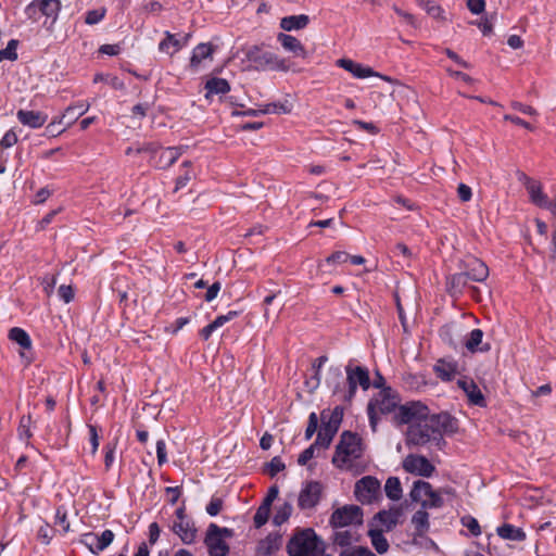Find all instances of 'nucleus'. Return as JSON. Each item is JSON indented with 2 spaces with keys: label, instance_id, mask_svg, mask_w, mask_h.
<instances>
[{
  "label": "nucleus",
  "instance_id": "nucleus-1",
  "mask_svg": "<svg viewBox=\"0 0 556 556\" xmlns=\"http://www.w3.org/2000/svg\"><path fill=\"white\" fill-rule=\"evenodd\" d=\"M458 429V419L447 412L429 414L425 420L408 427L406 443L415 446H424L431 443L439 450H443L446 445L443 435H453Z\"/></svg>",
  "mask_w": 556,
  "mask_h": 556
},
{
  "label": "nucleus",
  "instance_id": "nucleus-2",
  "mask_svg": "<svg viewBox=\"0 0 556 556\" xmlns=\"http://www.w3.org/2000/svg\"><path fill=\"white\" fill-rule=\"evenodd\" d=\"M286 548L289 556H321L326 546L314 529L305 528L292 534Z\"/></svg>",
  "mask_w": 556,
  "mask_h": 556
},
{
  "label": "nucleus",
  "instance_id": "nucleus-3",
  "mask_svg": "<svg viewBox=\"0 0 556 556\" xmlns=\"http://www.w3.org/2000/svg\"><path fill=\"white\" fill-rule=\"evenodd\" d=\"M362 454L361 438L356 433L344 431L336 446L332 464L338 468H343L352 460L361 458Z\"/></svg>",
  "mask_w": 556,
  "mask_h": 556
},
{
  "label": "nucleus",
  "instance_id": "nucleus-4",
  "mask_svg": "<svg viewBox=\"0 0 556 556\" xmlns=\"http://www.w3.org/2000/svg\"><path fill=\"white\" fill-rule=\"evenodd\" d=\"M343 412L344 408L342 406H336L331 413H328L327 410L321 412V427L315 440L319 447H329L342 421Z\"/></svg>",
  "mask_w": 556,
  "mask_h": 556
},
{
  "label": "nucleus",
  "instance_id": "nucleus-5",
  "mask_svg": "<svg viewBox=\"0 0 556 556\" xmlns=\"http://www.w3.org/2000/svg\"><path fill=\"white\" fill-rule=\"evenodd\" d=\"M345 374L344 403L351 404L356 395L357 387L366 391L370 388L371 381L368 369L363 366L349 364L345 366Z\"/></svg>",
  "mask_w": 556,
  "mask_h": 556
},
{
  "label": "nucleus",
  "instance_id": "nucleus-6",
  "mask_svg": "<svg viewBox=\"0 0 556 556\" xmlns=\"http://www.w3.org/2000/svg\"><path fill=\"white\" fill-rule=\"evenodd\" d=\"M248 60L254 64L257 71H282L287 72L289 66L283 59H280L277 54L263 50L258 47H252L247 53Z\"/></svg>",
  "mask_w": 556,
  "mask_h": 556
},
{
  "label": "nucleus",
  "instance_id": "nucleus-7",
  "mask_svg": "<svg viewBox=\"0 0 556 556\" xmlns=\"http://www.w3.org/2000/svg\"><path fill=\"white\" fill-rule=\"evenodd\" d=\"M430 414L429 407L420 401H409L400 405L394 415L399 425H416Z\"/></svg>",
  "mask_w": 556,
  "mask_h": 556
},
{
  "label": "nucleus",
  "instance_id": "nucleus-8",
  "mask_svg": "<svg viewBox=\"0 0 556 556\" xmlns=\"http://www.w3.org/2000/svg\"><path fill=\"white\" fill-rule=\"evenodd\" d=\"M363 521L364 514L359 506L344 505L331 514L329 523L333 529H341L351 526H362Z\"/></svg>",
  "mask_w": 556,
  "mask_h": 556
},
{
  "label": "nucleus",
  "instance_id": "nucleus-9",
  "mask_svg": "<svg viewBox=\"0 0 556 556\" xmlns=\"http://www.w3.org/2000/svg\"><path fill=\"white\" fill-rule=\"evenodd\" d=\"M354 495L362 504H371L381 497L380 481L372 476H365L355 483Z\"/></svg>",
  "mask_w": 556,
  "mask_h": 556
},
{
  "label": "nucleus",
  "instance_id": "nucleus-10",
  "mask_svg": "<svg viewBox=\"0 0 556 556\" xmlns=\"http://www.w3.org/2000/svg\"><path fill=\"white\" fill-rule=\"evenodd\" d=\"M399 405V396L397 393L392 390V388H382L378 392V394L371 399L368 403V406H372V408L379 414L386 415L395 410Z\"/></svg>",
  "mask_w": 556,
  "mask_h": 556
},
{
  "label": "nucleus",
  "instance_id": "nucleus-11",
  "mask_svg": "<svg viewBox=\"0 0 556 556\" xmlns=\"http://www.w3.org/2000/svg\"><path fill=\"white\" fill-rule=\"evenodd\" d=\"M324 486L318 481L306 482L299 494V508L302 510H306L316 507L321 498Z\"/></svg>",
  "mask_w": 556,
  "mask_h": 556
},
{
  "label": "nucleus",
  "instance_id": "nucleus-12",
  "mask_svg": "<svg viewBox=\"0 0 556 556\" xmlns=\"http://www.w3.org/2000/svg\"><path fill=\"white\" fill-rule=\"evenodd\" d=\"M403 468L409 473L429 478L435 470V467L428 458L421 455H407L403 460Z\"/></svg>",
  "mask_w": 556,
  "mask_h": 556
},
{
  "label": "nucleus",
  "instance_id": "nucleus-13",
  "mask_svg": "<svg viewBox=\"0 0 556 556\" xmlns=\"http://www.w3.org/2000/svg\"><path fill=\"white\" fill-rule=\"evenodd\" d=\"M114 533L111 530H104L100 535L89 532L83 534L80 542L88 547V549L98 555L104 551L114 540Z\"/></svg>",
  "mask_w": 556,
  "mask_h": 556
},
{
  "label": "nucleus",
  "instance_id": "nucleus-14",
  "mask_svg": "<svg viewBox=\"0 0 556 556\" xmlns=\"http://www.w3.org/2000/svg\"><path fill=\"white\" fill-rule=\"evenodd\" d=\"M218 526L211 523L206 530L204 543L207 546L210 556H227L229 546L220 536L216 535Z\"/></svg>",
  "mask_w": 556,
  "mask_h": 556
},
{
  "label": "nucleus",
  "instance_id": "nucleus-15",
  "mask_svg": "<svg viewBox=\"0 0 556 556\" xmlns=\"http://www.w3.org/2000/svg\"><path fill=\"white\" fill-rule=\"evenodd\" d=\"M325 383L331 390L333 396L344 402V390H346V386L345 377L340 366H330L328 368Z\"/></svg>",
  "mask_w": 556,
  "mask_h": 556
},
{
  "label": "nucleus",
  "instance_id": "nucleus-16",
  "mask_svg": "<svg viewBox=\"0 0 556 556\" xmlns=\"http://www.w3.org/2000/svg\"><path fill=\"white\" fill-rule=\"evenodd\" d=\"M404 514L403 506H393L390 509L380 510L378 511L374 518V522H379L383 527V531H392L399 523L400 519L402 518Z\"/></svg>",
  "mask_w": 556,
  "mask_h": 556
},
{
  "label": "nucleus",
  "instance_id": "nucleus-17",
  "mask_svg": "<svg viewBox=\"0 0 556 556\" xmlns=\"http://www.w3.org/2000/svg\"><path fill=\"white\" fill-rule=\"evenodd\" d=\"M463 271L470 281L482 282L489 276L488 266L479 258L470 257L464 262Z\"/></svg>",
  "mask_w": 556,
  "mask_h": 556
},
{
  "label": "nucleus",
  "instance_id": "nucleus-18",
  "mask_svg": "<svg viewBox=\"0 0 556 556\" xmlns=\"http://www.w3.org/2000/svg\"><path fill=\"white\" fill-rule=\"evenodd\" d=\"M457 386L466 393L470 404L479 407L486 406V402L481 390L472 379L466 377L460 378L457 380Z\"/></svg>",
  "mask_w": 556,
  "mask_h": 556
},
{
  "label": "nucleus",
  "instance_id": "nucleus-19",
  "mask_svg": "<svg viewBox=\"0 0 556 556\" xmlns=\"http://www.w3.org/2000/svg\"><path fill=\"white\" fill-rule=\"evenodd\" d=\"M523 178L526 179V189L530 195L531 202L539 207L549 210L552 207V201H549L548 197L542 191L541 184L526 175H523Z\"/></svg>",
  "mask_w": 556,
  "mask_h": 556
},
{
  "label": "nucleus",
  "instance_id": "nucleus-20",
  "mask_svg": "<svg viewBox=\"0 0 556 556\" xmlns=\"http://www.w3.org/2000/svg\"><path fill=\"white\" fill-rule=\"evenodd\" d=\"M39 10L47 17H52L53 21L56 20L58 14L61 10V1L60 0H34L26 8V13L30 16L36 10Z\"/></svg>",
  "mask_w": 556,
  "mask_h": 556
},
{
  "label": "nucleus",
  "instance_id": "nucleus-21",
  "mask_svg": "<svg viewBox=\"0 0 556 556\" xmlns=\"http://www.w3.org/2000/svg\"><path fill=\"white\" fill-rule=\"evenodd\" d=\"M282 536L279 533H269L257 544L256 553L258 556H271L280 549Z\"/></svg>",
  "mask_w": 556,
  "mask_h": 556
},
{
  "label": "nucleus",
  "instance_id": "nucleus-22",
  "mask_svg": "<svg viewBox=\"0 0 556 556\" xmlns=\"http://www.w3.org/2000/svg\"><path fill=\"white\" fill-rule=\"evenodd\" d=\"M18 122L30 128H40L48 119V115L39 111L18 110L16 113Z\"/></svg>",
  "mask_w": 556,
  "mask_h": 556
},
{
  "label": "nucleus",
  "instance_id": "nucleus-23",
  "mask_svg": "<svg viewBox=\"0 0 556 556\" xmlns=\"http://www.w3.org/2000/svg\"><path fill=\"white\" fill-rule=\"evenodd\" d=\"M337 65L345 71L352 73L356 78H367L371 76H378L371 67L363 66L359 63L354 62L350 59H339Z\"/></svg>",
  "mask_w": 556,
  "mask_h": 556
},
{
  "label": "nucleus",
  "instance_id": "nucleus-24",
  "mask_svg": "<svg viewBox=\"0 0 556 556\" xmlns=\"http://www.w3.org/2000/svg\"><path fill=\"white\" fill-rule=\"evenodd\" d=\"M469 281L468 276L463 270L453 274L446 278V291L451 296L458 298L468 287Z\"/></svg>",
  "mask_w": 556,
  "mask_h": 556
},
{
  "label": "nucleus",
  "instance_id": "nucleus-25",
  "mask_svg": "<svg viewBox=\"0 0 556 556\" xmlns=\"http://www.w3.org/2000/svg\"><path fill=\"white\" fill-rule=\"evenodd\" d=\"M277 39L281 43L283 49H286L287 51L292 52L296 56H302V58L306 56V54H307L306 50L298 38H295L291 35L280 33L278 35Z\"/></svg>",
  "mask_w": 556,
  "mask_h": 556
},
{
  "label": "nucleus",
  "instance_id": "nucleus-26",
  "mask_svg": "<svg viewBox=\"0 0 556 556\" xmlns=\"http://www.w3.org/2000/svg\"><path fill=\"white\" fill-rule=\"evenodd\" d=\"M181 154V147H169L164 150L161 149L160 156L156 161V166L163 169L168 168L179 159Z\"/></svg>",
  "mask_w": 556,
  "mask_h": 556
},
{
  "label": "nucleus",
  "instance_id": "nucleus-27",
  "mask_svg": "<svg viewBox=\"0 0 556 556\" xmlns=\"http://www.w3.org/2000/svg\"><path fill=\"white\" fill-rule=\"evenodd\" d=\"M433 369L437 377L442 381H451L457 374V364L451 361L439 359Z\"/></svg>",
  "mask_w": 556,
  "mask_h": 556
},
{
  "label": "nucleus",
  "instance_id": "nucleus-28",
  "mask_svg": "<svg viewBox=\"0 0 556 556\" xmlns=\"http://www.w3.org/2000/svg\"><path fill=\"white\" fill-rule=\"evenodd\" d=\"M205 99L214 94H226L230 91L229 83L224 78L213 77L205 83Z\"/></svg>",
  "mask_w": 556,
  "mask_h": 556
},
{
  "label": "nucleus",
  "instance_id": "nucleus-29",
  "mask_svg": "<svg viewBox=\"0 0 556 556\" xmlns=\"http://www.w3.org/2000/svg\"><path fill=\"white\" fill-rule=\"evenodd\" d=\"M416 536H424L430 528L429 514L425 508L417 510L412 517Z\"/></svg>",
  "mask_w": 556,
  "mask_h": 556
},
{
  "label": "nucleus",
  "instance_id": "nucleus-30",
  "mask_svg": "<svg viewBox=\"0 0 556 556\" xmlns=\"http://www.w3.org/2000/svg\"><path fill=\"white\" fill-rule=\"evenodd\" d=\"M309 23V17L306 14L285 16L280 21V27L287 31L303 29Z\"/></svg>",
  "mask_w": 556,
  "mask_h": 556
},
{
  "label": "nucleus",
  "instance_id": "nucleus-31",
  "mask_svg": "<svg viewBox=\"0 0 556 556\" xmlns=\"http://www.w3.org/2000/svg\"><path fill=\"white\" fill-rule=\"evenodd\" d=\"M89 109V104L77 103L75 105H70L64 111L63 115L59 117V123H66V126H71L73 123L77 121L78 117L84 115Z\"/></svg>",
  "mask_w": 556,
  "mask_h": 556
},
{
  "label": "nucleus",
  "instance_id": "nucleus-32",
  "mask_svg": "<svg viewBox=\"0 0 556 556\" xmlns=\"http://www.w3.org/2000/svg\"><path fill=\"white\" fill-rule=\"evenodd\" d=\"M497 535L503 540L521 542L526 540V533L521 528L510 523H504L496 529Z\"/></svg>",
  "mask_w": 556,
  "mask_h": 556
},
{
  "label": "nucleus",
  "instance_id": "nucleus-33",
  "mask_svg": "<svg viewBox=\"0 0 556 556\" xmlns=\"http://www.w3.org/2000/svg\"><path fill=\"white\" fill-rule=\"evenodd\" d=\"M367 535L369 536L371 545L374 546L378 554L382 555L389 551L390 545L388 540L383 535L382 529L370 528L368 530Z\"/></svg>",
  "mask_w": 556,
  "mask_h": 556
},
{
  "label": "nucleus",
  "instance_id": "nucleus-34",
  "mask_svg": "<svg viewBox=\"0 0 556 556\" xmlns=\"http://www.w3.org/2000/svg\"><path fill=\"white\" fill-rule=\"evenodd\" d=\"M213 52L214 48L211 43H199L192 51L190 66L198 68L203 60L212 58Z\"/></svg>",
  "mask_w": 556,
  "mask_h": 556
},
{
  "label": "nucleus",
  "instance_id": "nucleus-35",
  "mask_svg": "<svg viewBox=\"0 0 556 556\" xmlns=\"http://www.w3.org/2000/svg\"><path fill=\"white\" fill-rule=\"evenodd\" d=\"M482 338H483V331L481 329L471 330L465 340L466 349L472 353H475L477 351L488 352L490 350L489 344L479 346L482 343Z\"/></svg>",
  "mask_w": 556,
  "mask_h": 556
},
{
  "label": "nucleus",
  "instance_id": "nucleus-36",
  "mask_svg": "<svg viewBox=\"0 0 556 556\" xmlns=\"http://www.w3.org/2000/svg\"><path fill=\"white\" fill-rule=\"evenodd\" d=\"M173 531L181 539L185 544H190L195 539V529L185 520L175 522L173 526Z\"/></svg>",
  "mask_w": 556,
  "mask_h": 556
},
{
  "label": "nucleus",
  "instance_id": "nucleus-37",
  "mask_svg": "<svg viewBox=\"0 0 556 556\" xmlns=\"http://www.w3.org/2000/svg\"><path fill=\"white\" fill-rule=\"evenodd\" d=\"M333 545L340 546L343 549L352 547L353 542H358V535H354L350 530H339L332 534Z\"/></svg>",
  "mask_w": 556,
  "mask_h": 556
},
{
  "label": "nucleus",
  "instance_id": "nucleus-38",
  "mask_svg": "<svg viewBox=\"0 0 556 556\" xmlns=\"http://www.w3.org/2000/svg\"><path fill=\"white\" fill-rule=\"evenodd\" d=\"M431 492V484L424 480H417L414 482L413 488L409 492V497L413 502L420 503L425 501L428 493Z\"/></svg>",
  "mask_w": 556,
  "mask_h": 556
},
{
  "label": "nucleus",
  "instance_id": "nucleus-39",
  "mask_svg": "<svg viewBox=\"0 0 556 556\" xmlns=\"http://www.w3.org/2000/svg\"><path fill=\"white\" fill-rule=\"evenodd\" d=\"M384 492L389 500L399 501L403 495L402 484L397 477H389L384 484Z\"/></svg>",
  "mask_w": 556,
  "mask_h": 556
},
{
  "label": "nucleus",
  "instance_id": "nucleus-40",
  "mask_svg": "<svg viewBox=\"0 0 556 556\" xmlns=\"http://www.w3.org/2000/svg\"><path fill=\"white\" fill-rule=\"evenodd\" d=\"M182 43L169 31H165V38L160 42L159 50L167 54H174L179 51Z\"/></svg>",
  "mask_w": 556,
  "mask_h": 556
},
{
  "label": "nucleus",
  "instance_id": "nucleus-41",
  "mask_svg": "<svg viewBox=\"0 0 556 556\" xmlns=\"http://www.w3.org/2000/svg\"><path fill=\"white\" fill-rule=\"evenodd\" d=\"M9 339L15 343H17L23 349L31 348V340L29 334L22 328L14 327L9 331Z\"/></svg>",
  "mask_w": 556,
  "mask_h": 556
},
{
  "label": "nucleus",
  "instance_id": "nucleus-42",
  "mask_svg": "<svg viewBox=\"0 0 556 556\" xmlns=\"http://www.w3.org/2000/svg\"><path fill=\"white\" fill-rule=\"evenodd\" d=\"M441 492H444L446 494H450V490H443V491H434L431 486V492L428 493L427 500L421 501V507L426 510L428 508H440L443 506L444 501L441 496Z\"/></svg>",
  "mask_w": 556,
  "mask_h": 556
},
{
  "label": "nucleus",
  "instance_id": "nucleus-43",
  "mask_svg": "<svg viewBox=\"0 0 556 556\" xmlns=\"http://www.w3.org/2000/svg\"><path fill=\"white\" fill-rule=\"evenodd\" d=\"M290 111L291 105L288 101L268 103L260 110L261 114H288Z\"/></svg>",
  "mask_w": 556,
  "mask_h": 556
},
{
  "label": "nucleus",
  "instance_id": "nucleus-44",
  "mask_svg": "<svg viewBox=\"0 0 556 556\" xmlns=\"http://www.w3.org/2000/svg\"><path fill=\"white\" fill-rule=\"evenodd\" d=\"M327 359L328 358L326 355H321L318 358H316L315 362L313 363V368L315 370V374L311 378V380L306 382L308 386H311L312 390H315L320 384V369L324 366V364L327 362Z\"/></svg>",
  "mask_w": 556,
  "mask_h": 556
},
{
  "label": "nucleus",
  "instance_id": "nucleus-45",
  "mask_svg": "<svg viewBox=\"0 0 556 556\" xmlns=\"http://www.w3.org/2000/svg\"><path fill=\"white\" fill-rule=\"evenodd\" d=\"M292 505L290 503H283L276 511L274 518H273V522L276 525V526H280L282 523H285L291 516L292 514Z\"/></svg>",
  "mask_w": 556,
  "mask_h": 556
},
{
  "label": "nucleus",
  "instance_id": "nucleus-46",
  "mask_svg": "<svg viewBox=\"0 0 556 556\" xmlns=\"http://www.w3.org/2000/svg\"><path fill=\"white\" fill-rule=\"evenodd\" d=\"M31 417L30 415H24L20 419L17 428V434L21 440L28 441L33 433L30 431Z\"/></svg>",
  "mask_w": 556,
  "mask_h": 556
},
{
  "label": "nucleus",
  "instance_id": "nucleus-47",
  "mask_svg": "<svg viewBox=\"0 0 556 556\" xmlns=\"http://www.w3.org/2000/svg\"><path fill=\"white\" fill-rule=\"evenodd\" d=\"M17 45H18V41L16 39H11L7 45V48L0 50V62H2L4 60H9V61L17 60V52H16Z\"/></svg>",
  "mask_w": 556,
  "mask_h": 556
},
{
  "label": "nucleus",
  "instance_id": "nucleus-48",
  "mask_svg": "<svg viewBox=\"0 0 556 556\" xmlns=\"http://www.w3.org/2000/svg\"><path fill=\"white\" fill-rule=\"evenodd\" d=\"M496 18V13L488 14L475 24L479 27L484 36H490L493 31V24Z\"/></svg>",
  "mask_w": 556,
  "mask_h": 556
},
{
  "label": "nucleus",
  "instance_id": "nucleus-49",
  "mask_svg": "<svg viewBox=\"0 0 556 556\" xmlns=\"http://www.w3.org/2000/svg\"><path fill=\"white\" fill-rule=\"evenodd\" d=\"M105 14L106 9L103 7L94 10H89L85 15V23L87 25H96L105 17Z\"/></svg>",
  "mask_w": 556,
  "mask_h": 556
},
{
  "label": "nucleus",
  "instance_id": "nucleus-50",
  "mask_svg": "<svg viewBox=\"0 0 556 556\" xmlns=\"http://www.w3.org/2000/svg\"><path fill=\"white\" fill-rule=\"evenodd\" d=\"M270 507L261 504L260 507L256 509V513L253 518L255 528H261L262 526H264L268 521Z\"/></svg>",
  "mask_w": 556,
  "mask_h": 556
},
{
  "label": "nucleus",
  "instance_id": "nucleus-51",
  "mask_svg": "<svg viewBox=\"0 0 556 556\" xmlns=\"http://www.w3.org/2000/svg\"><path fill=\"white\" fill-rule=\"evenodd\" d=\"M339 556H377L366 546H352L350 548L342 549Z\"/></svg>",
  "mask_w": 556,
  "mask_h": 556
},
{
  "label": "nucleus",
  "instance_id": "nucleus-52",
  "mask_svg": "<svg viewBox=\"0 0 556 556\" xmlns=\"http://www.w3.org/2000/svg\"><path fill=\"white\" fill-rule=\"evenodd\" d=\"M285 468H286V465L281 460V458L279 456H275L274 458H271V460L269 463L266 464L265 471L273 478L278 472L285 470Z\"/></svg>",
  "mask_w": 556,
  "mask_h": 556
},
{
  "label": "nucleus",
  "instance_id": "nucleus-53",
  "mask_svg": "<svg viewBox=\"0 0 556 556\" xmlns=\"http://www.w3.org/2000/svg\"><path fill=\"white\" fill-rule=\"evenodd\" d=\"M462 523L466 527L472 535L478 536L481 533L479 522L471 516H465L462 518Z\"/></svg>",
  "mask_w": 556,
  "mask_h": 556
},
{
  "label": "nucleus",
  "instance_id": "nucleus-54",
  "mask_svg": "<svg viewBox=\"0 0 556 556\" xmlns=\"http://www.w3.org/2000/svg\"><path fill=\"white\" fill-rule=\"evenodd\" d=\"M350 258V254L344 251H336L326 258V263L329 265H338L346 263Z\"/></svg>",
  "mask_w": 556,
  "mask_h": 556
},
{
  "label": "nucleus",
  "instance_id": "nucleus-55",
  "mask_svg": "<svg viewBox=\"0 0 556 556\" xmlns=\"http://www.w3.org/2000/svg\"><path fill=\"white\" fill-rule=\"evenodd\" d=\"M425 10L427 11V13L429 15H431L434 18H440V20L444 18L443 9L439 4H437L434 1L427 0L425 3Z\"/></svg>",
  "mask_w": 556,
  "mask_h": 556
},
{
  "label": "nucleus",
  "instance_id": "nucleus-56",
  "mask_svg": "<svg viewBox=\"0 0 556 556\" xmlns=\"http://www.w3.org/2000/svg\"><path fill=\"white\" fill-rule=\"evenodd\" d=\"M18 141L17 135L13 129L8 130L2 139L0 140V148L1 149H9L16 144Z\"/></svg>",
  "mask_w": 556,
  "mask_h": 556
},
{
  "label": "nucleus",
  "instance_id": "nucleus-57",
  "mask_svg": "<svg viewBox=\"0 0 556 556\" xmlns=\"http://www.w3.org/2000/svg\"><path fill=\"white\" fill-rule=\"evenodd\" d=\"M318 428V417L316 413H311L308 416L307 427L305 429V439L309 440Z\"/></svg>",
  "mask_w": 556,
  "mask_h": 556
},
{
  "label": "nucleus",
  "instance_id": "nucleus-58",
  "mask_svg": "<svg viewBox=\"0 0 556 556\" xmlns=\"http://www.w3.org/2000/svg\"><path fill=\"white\" fill-rule=\"evenodd\" d=\"M316 447H319L318 444H316V442H314L311 446H308L307 448H305L299 456L298 458V464L301 465V466H304L306 465L313 457H314V453H315V448Z\"/></svg>",
  "mask_w": 556,
  "mask_h": 556
},
{
  "label": "nucleus",
  "instance_id": "nucleus-59",
  "mask_svg": "<svg viewBox=\"0 0 556 556\" xmlns=\"http://www.w3.org/2000/svg\"><path fill=\"white\" fill-rule=\"evenodd\" d=\"M223 500L220 497H212L206 506V513L210 516H217L223 508Z\"/></svg>",
  "mask_w": 556,
  "mask_h": 556
},
{
  "label": "nucleus",
  "instance_id": "nucleus-60",
  "mask_svg": "<svg viewBox=\"0 0 556 556\" xmlns=\"http://www.w3.org/2000/svg\"><path fill=\"white\" fill-rule=\"evenodd\" d=\"M55 519V523L62 528L63 532L66 533L70 531V521L67 520V515L65 510L58 508Z\"/></svg>",
  "mask_w": 556,
  "mask_h": 556
},
{
  "label": "nucleus",
  "instance_id": "nucleus-61",
  "mask_svg": "<svg viewBox=\"0 0 556 556\" xmlns=\"http://www.w3.org/2000/svg\"><path fill=\"white\" fill-rule=\"evenodd\" d=\"M510 106L516 110V111H519L523 114H527V115H530V116H535L538 115V112L534 108H532L531 105H527V104H523L521 102H518V101H513L510 103Z\"/></svg>",
  "mask_w": 556,
  "mask_h": 556
},
{
  "label": "nucleus",
  "instance_id": "nucleus-62",
  "mask_svg": "<svg viewBox=\"0 0 556 556\" xmlns=\"http://www.w3.org/2000/svg\"><path fill=\"white\" fill-rule=\"evenodd\" d=\"M60 299L65 303H70L74 299V290L72 286L61 285L58 290Z\"/></svg>",
  "mask_w": 556,
  "mask_h": 556
},
{
  "label": "nucleus",
  "instance_id": "nucleus-63",
  "mask_svg": "<svg viewBox=\"0 0 556 556\" xmlns=\"http://www.w3.org/2000/svg\"><path fill=\"white\" fill-rule=\"evenodd\" d=\"M156 457H157V464L160 466L167 463L166 444H165L164 440H159L156 442Z\"/></svg>",
  "mask_w": 556,
  "mask_h": 556
},
{
  "label": "nucleus",
  "instance_id": "nucleus-64",
  "mask_svg": "<svg viewBox=\"0 0 556 556\" xmlns=\"http://www.w3.org/2000/svg\"><path fill=\"white\" fill-rule=\"evenodd\" d=\"M467 8L472 14H481L485 9L484 0H467Z\"/></svg>",
  "mask_w": 556,
  "mask_h": 556
}]
</instances>
